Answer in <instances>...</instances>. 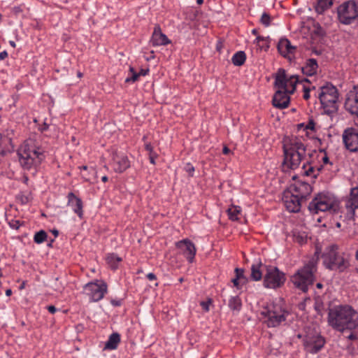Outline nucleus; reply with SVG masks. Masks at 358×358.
Masks as SVG:
<instances>
[{"mask_svg": "<svg viewBox=\"0 0 358 358\" xmlns=\"http://www.w3.org/2000/svg\"><path fill=\"white\" fill-rule=\"evenodd\" d=\"M328 323L338 331L355 330L358 328V313L348 305L335 306L329 310Z\"/></svg>", "mask_w": 358, "mask_h": 358, "instance_id": "nucleus-1", "label": "nucleus"}, {"mask_svg": "<svg viewBox=\"0 0 358 358\" xmlns=\"http://www.w3.org/2000/svg\"><path fill=\"white\" fill-rule=\"evenodd\" d=\"M283 162L285 169H297L306 157V146L296 136H286L282 140Z\"/></svg>", "mask_w": 358, "mask_h": 358, "instance_id": "nucleus-2", "label": "nucleus"}, {"mask_svg": "<svg viewBox=\"0 0 358 358\" xmlns=\"http://www.w3.org/2000/svg\"><path fill=\"white\" fill-rule=\"evenodd\" d=\"M17 155L21 166L27 171L38 166L45 158L44 148L31 138L21 145Z\"/></svg>", "mask_w": 358, "mask_h": 358, "instance_id": "nucleus-3", "label": "nucleus"}, {"mask_svg": "<svg viewBox=\"0 0 358 358\" xmlns=\"http://www.w3.org/2000/svg\"><path fill=\"white\" fill-rule=\"evenodd\" d=\"M260 314L268 328H275L286 321L289 313L286 310L282 301L276 299L264 306Z\"/></svg>", "mask_w": 358, "mask_h": 358, "instance_id": "nucleus-4", "label": "nucleus"}, {"mask_svg": "<svg viewBox=\"0 0 358 358\" xmlns=\"http://www.w3.org/2000/svg\"><path fill=\"white\" fill-rule=\"evenodd\" d=\"M317 271L316 266L313 262H309L303 267L300 268L291 276V282L294 287L303 292H308L309 287L315 281V273Z\"/></svg>", "mask_w": 358, "mask_h": 358, "instance_id": "nucleus-5", "label": "nucleus"}, {"mask_svg": "<svg viewBox=\"0 0 358 358\" xmlns=\"http://www.w3.org/2000/svg\"><path fill=\"white\" fill-rule=\"evenodd\" d=\"M322 259L324 266L331 271L343 272L350 266L349 259L338 252V246L335 244L326 248Z\"/></svg>", "mask_w": 358, "mask_h": 358, "instance_id": "nucleus-6", "label": "nucleus"}, {"mask_svg": "<svg viewBox=\"0 0 358 358\" xmlns=\"http://www.w3.org/2000/svg\"><path fill=\"white\" fill-rule=\"evenodd\" d=\"M338 208V201L329 192L318 193L308 204V210L312 214H318L320 212L335 213Z\"/></svg>", "mask_w": 358, "mask_h": 358, "instance_id": "nucleus-7", "label": "nucleus"}, {"mask_svg": "<svg viewBox=\"0 0 358 358\" xmlns=\"http://www.w3.org/2000/svg\"><path fill=\"white\" fill-rule=\"evenodd\" d=\"M318 97L324 110L325 113L331 115L335 113L338 108V92L337 88L330 83L320 87Z\"/></svg>", "mask_w": 358, "mask_h": 358, "instance_id": "nucleus-8", "label": "nucleus"}, {"mask_svg": "<svg viewBox=\"0 0 358 358\" xmlns=\"http://www.w3.org/2000/svg\"><path fill=\"white\" fill-rule=\"evenodd\" d=\"M338 18L343 24H351L358 18V2L348 0L337 8Z\"/></svg>", "mask_w": 358, "mask_h": 358, "instance_id": "nucleus-9", "label": "nucleus"}, {"mask_svg": "<svg viewBox=\"0 0 358 358\" xmlns=\"http://www.w3.org/2000/svg\"><path fill=\"white\" fill-rule=\"evenodd\" d=\"M300 82L298 76H287L283 69H279L275 76L274 85L278 89L283 90L292 94L294 92L296 85Z\"/></svg>", "mask_w": 358, "mask_h": 358, "instance_id": "nucleus-10", "label": "nucleus"}, {"mask_svg": "<svg viewBox=\"0 0 358 358\" xmlns=\"http://www.w3.org/2000/svg\"><path fill=\"white\" fill-rule=\"evenodd\" d=\"M264 286L269 289H276L284 285L286 278L282 271L273 266H265Z\"/></svg>", "mask_w": 358, "mask_h": 358, "instance_id": "nucleus-11", "label": "nucleus"}, {"mask_svg": "<svg viewBox=\"0 0 358 358\" xmlns=\"http://www.w3.org/2000/svg\"><path fill=\"white\" fill-rule=\"evenodd\" d=\"M86 294L90 297V301L98 302L101 301L107 293V284L102 280H94L87 283L84 286Z\"/></svg>", "mask_w": 358, "mask_h": 358, "instance_id": "nucleus-12", "label": "nucleus"}, {"mask_svg": "<svg viewBox=\"0 0 358 358\" xmlns=\"http://www.w3.org/2000/svg\"><path fill=\"white\" fill-rule=\"evenodd\" d=\"M175 245L179 250V253L182 255L189 263L192 264L194 262L196 248L192 241L188 238H184L176 242Z\"/></svg>", "mask_w": 358, "mask_h": 358, "instance_id": "nucleus-13", "label": "nucleus"}, {"mask_svg": "<svg viewBox=\"0 0 358 358\" xmlns=\"http://www.w3.org/2000/svg\"><path fill=\"white\" fill-rule=\"evenodd\" d=\"M110 166L115 173H123L130 167V162L125 154L113 150L111 153Z\"/></svg>", "mask_w": 358, "mask_h": 358, "instance_id": "nucleus-14", "label": "nucleus"}, {"mask_svg": "<svg viewBox=\"0 0 358 358\" xmlns=\"http://www.w3.org/2000/svg\"><path fill=\"white\" fill-rule=\"evenodd\" d=\"M343 141L345 148L351 152H358V131L355 128H348L344 130Z\"/></svg>", "mask_w": 358, "mask_h": 358, "instance_id": "nucleus-15", "label": "nucleus"}, {"mask_svg": "<svg viewBox=\"0 0 358 358\" xmlns=\"http://www.w3.org/2000/svg\"><path fill=\"white\" fill-rule=\"evenodd\" d=\"M345 207L348 218L354 220L355 210L358 209V187H354L350 189V194L345 199Z\"/></svg>", "mask_w": 358, "mask_h": 358, "instance_id": "nucleus-16", "label": "nucleus"}, {"mask_svg": "<svg viewBox=\"0 0 358 358\" xmlns=\"http://www.w3.org/2000/svg\"><path fill=\"white\" fill-rule=\"evenodd\" d=\"M282 201L285 207L288 211L291 213H297L301 210L303 200L287 189L283 193Z\"/></svg>", "mask_w": 358, "mask_h": 358, "instance_id": "nucleus-17", "label": "nucleus"}, {"mask_svg": "<svg viewBox=\"0 0 358 358\" xmlns=\"http://www.w3.org/2000/svg\"><path fill=\"white\" fill-rule=\"evenodd\" d=\"M345 108L352 115L358 117V84L347 94Z\"/></svg>", "mask_w": 358, "mask_h": 358, "instance_id": "nucleus-18", "label": "nucleus"}, {"mask_svg": "<svg viewBox=\"0 0 358 358\" xmlns=\"http://www.w3.org/2000/svg\"><path fill=\"white\" fill-rule=\"evenodd\" d=\"M324 338L320 335L307 336L305 341V348L307 352L311 354L318 352L324 347Z\"/></svg>", "mask_w": 358, "mask_h": 358, "instance_id": "nucleus-19", "label": "nucleus"}, {"mask_svg": "<svg viewBox=\"0 0 358 358\" xmlns=\"http://www.w3.org/2000/svg\"><path fill=\"white\" fill-rule=\"evenodd\" d=\"M279 53L285 58L292 60L294 58V54L296 47L291 44V42L287 38H281L277 45Z\"/></svg>", "mask_w": 358, "mask_h": 358, "instance_id": "nucleus-20", "label": "nucleus"}, {"mask_svg": "<svg viewBox=\"0 0 358 358\" xmlns=\"http://www.w3.org/2000/svg\"><path fill=\"white\" fill-rule=\"evenodd\" d=\"M288 189L302 200L305 199L312 192L310 185L303 181H297Z\"/></svg>", "mask_w": 358, "mask_h": 358, "instance_id": "nucleus-21", "label": "nucleus"}, {"mask_svg": "<svg viewBox=\"0 0 358 358\" xmlns=\"http://www.w3.org/2000/svg\"><path fill=\"white\" fill-rule=\"evenodd\" d=\"M289 94L285 90L278 89L273 97V106L280 109L287 108L290 101Z\"/></svg>", "mask_w": 358, "mask_h": 358, "instance_id": "nucleus-22", "label": "nucleus"}, {"mask_svg": "<svg viewBox=\"0 0 358 358\" xmlns=\"http://www.w3.org/2000/svg\"><path fill=\"white\" fill-rule=\"evenodd\" d=\"M67 205L80 218L83 217V203L80 198L76 196L73 192H69L67 195Z\"/></svg>", "mask_w": 358, "mask_h": 358, "instance_id": "nucleus-23", "label": "nucleus"}, {"mask_svg": "<svg viewBox=\"0 0 358 358\" xmlns=\"http://www.w3.org/2000/svg\"><path fill=\"white\" fill-rule=\"evenodd\" d=\"M152 46L166 45L171 43V41L168 37L162 32L159 25H156L150 39Z\"/></svg>", "mask_w": 358, "mask_h": 358, "instance_id": "nucleus-24", "label": "nucleus"}, {"mask_svg": "<svg viewBox=\"0 0 358 358\" xmlns=\"http://www.w3.org/2000/svg\"><path fill=\"white\" fill-rule=\"evenodd\" d=\"M322 169V165H315L310 161H307L302 166L303 173L307 176L316 178Z\"/></svg>", "mask_w": 358, "mask_h": 358, "instance_id": "nucleus-25", "label": "nucleus"}, {"mask_svg": "<svg viewBox=\"0 0 358 358\" xmlns=\"http://www.w3.org/2000/svg\"><path fill=\"white\" fill-rule=\"evenodd\" d=\"M318 69L317 62L315 59L311 58L306 60L301 70L304 75L312 76L317 73Z\"/></svg>", "mask_w": 358, "mask_h": 358, "instance_id": "nucleus-26", "label": "nucleus"}, {"mask_svg": "<svg viewBox=\"0 0 358 358\" xmlns=\"http://www.w3.org/2000/svg\"><path fill=\"white\" fill-rule=\"evenodd\" d=\"M267 265L262 264L261 262L253 264L251 266V278L255 281H259L262 278L263 269L265 270Z\"/></svg>", "mask_w": 358, "mask_h": 358, "instance_id": "nucleus-27", "label": "nucleus"}, {"mask_svg": "<svg viewBox=\"0 0 358 358\" xmlns=\"http://www.w3.org/2000/svg\"><path fill=\"white\" fill-rule=\"evenodd\" d=\"M120 343V335L117 332H114L109 336L108 341L105 343L104 349L110 350H115Z\"/></svg>", "mask_w": 358, "mask_h": 358, "instance_id": "nucleus-28", "label": "nucleus"}, {"mask_svg": "<svg viewBox=\"0 0 358 358\" xmlns=\"http://www.w3.org/2000/svg\"><path fill=\"white\" fill-rule=\"evenodd\" d=\"M13 148L11 138L0 134V155L4 156L10 152Z\"/></svg>", "mask_w": 358, "mask_h": 358, "instance_id": "nucleus-29", "label": "nucleus"}, {"mask_svg": "<svg viewBox=\"0 0 358 358\" xmlns=\"http://www.w3.org/2000/svg\"><path fill=\"white\" fill-rule=\"evenodd\" d=\"M228 306L231 310L239 313L242 308L241 298L238 296H231L229 299Z\"/></svg>", "mask_w": 358, "mask_h": 358, "instance_id": "nucleus-30", "label": "nucleus"}, {"mask_svg": "<svg viewBox=\"0 0 358 358\" xmlns=\"http://www.w3.org/2000/svg\"><path fill=\"white\" fill-rule=\"evenodd\" d=\"M333 4V0H317L315 6L317 13L322 14Z\"/></svg>", "mask_w": 358, "mask_h": 358, "instance_id": "nucleus-31", "label": "nucleus"}, {"mask_svg": "<svg viewBox=\"0 0 358 358\" xmlns=\"http://www.w3.org/2000/svg\"><path fill=\"white\" fill-rule=\"evenodd\" d=\"M229 218L232 221H237L241 215V208L237 206H231L227 210Z\"/></svg>", "mask_w": 358, "mask_h": 358, "instance_id": "nucleus-32", "label": "nucleus"}, {"mask_svg": "<svg viewBox=\"0 0 358 358\" xmlns=\"http://www.w3.org/2000/svg\"><path fill=\"white\" fill-rule=\"evenodd\" d=\"M246 59V55L243 51H238L236 52L232 58L231 62L234 65L240 66H242Z\"/></svg>", "mask_w": 358, "mask_h": 358, "instance_id": "nucleus-33", "label": "nucleus"}, {"mask_svg": "<svg viewBox=\"0 0 358 358\" xmlns=\"http://www.w3.org/2000/svg\"><path fill=\"white\" fill-rule=\"evenodd\" d=\"M122 258L114 253L108 254L106 257V262L112 269H116Z\"/></svg>", "mask_w": 358, "mask_h": 358, "instance_id": "nucleus-34", "label": "nucleus"}, {"mask_svg": "<svg viewBox=\"0 0 358 358\" xmlns=\"http://www.w3.org/2000/svg\"><path fill=\"white\" fill-rule=\"evenodd\" d=\"M139 78V74L135 71L134 67L129 66L128 76L125 79V83H135Z\"/></svg>", "mask_w": 358, "mask_h": 358, "instance_id": "nucleus-35", "label": "nucleus"}, {"mask_svg": "<svg viewBox=\"0 0 358 358\" xmlns=\"http://www.w3.org/2000/svg\"><path fill=\"white\" fill-rule=\"evenodd\" d=\"M299 129L303 128L304 130L308 131L310 130L312 131H316V124L313 119H310L308 122L305 123H301L298 125Z\"/></svg>", "mask_w": 358, "mask_h": 358, "instance_id": "nucleus-36", "label": "nucleus"}, {"mask_svg": "<svg viewBox=\"0 0 358 358\" xmlns=\"http://www.w3.org/2000/svg\"><path fill=\"white\" fill-rule=\"evenodd\" d=\"M314 153L316 155L318 160L322 161L324 165H327L328 164H331L326 152L324 150L321 149L318 152L314 151Z\"/></svg>", "mask_w": 358, "mask_h": 358, "instance_id": "nucleus-37", "label": "nucleus"}, {"mask_svg": "<svg viewBox=\"0 0 358 358\" xmlns=\"http://www.w3.org/2000/svg\"><path fill=\"white\" fill-rule=\"evenodd\" d=\"M47 237V233L43 230H41L35 234L34 241L36 243L41 244L46 240Z\"/></svg>", "mask_w": 358, "mask_h": 358, "instance_id": "nucleus-38", "label": "nucleus"}, {"mask_svg": "<svg viewBox=\"0 0 358 358\" xmlns=\"http://www.w3.org/2000/svg\"><path fill=\"white\" fill-rule=\"evenodd\" d=\"M17 199L20 201L22 204H27L31 199V195L29 192H20L17 196Z\"/></svg>", "mask_w": 358, "mask_h": 358, "instance_id": "nucleus-39", "label": "nucleus"}, {"mask_svg": "<svg viewBox=\"0 0 358 358\" xmlns=\"http://www.w3.org/2000/svg\"><path fill=\"white\" fill-rule=\"evenodd\" d=\"M294 241L299 244H303L306 241V235L304 233L294 231Z\"/></svg>", "mask_w": 358, "mask_h": 358, "instance_id": "nucleus-40", "label": "nucleus"}, {"mask_svg": "<svg viewBox=\"0 0 358 358\" xmlns=\"http://www.w3.org/2000/svg\"><path fill=\"white\" fill-rule=\"evenodd\" d=\"M236 277L243 281V284L245 283L246 278L244 275V270L243 268H236L235 269Z\"/></svg>", "mask_w": 358, "mask_h": 358, "instance_id": "nucleus-41", "label": "nucleus"}, {"mask_svg": "<svg viewBox=\"0 0 358 358\" xmlns=\"http://www.w3.org/2000/svg\"><path fill=\"white\" fill-rule=\"evenodd\" d=\"M256 41H257L258 43H259L260 42H262V45H260V44L259 45L261 48H264L265 50H266L269 48V45H268V43L266 38H265L262 36H258L256 38Z\"/></svg>", "mask_w": 358, "mask_h": 358, "instance_id": "nucleus-42", "label": "nucleus"}, {"mask_svg": "<svg viewBox=\"0 0 358 358\" xmlns=\"http://www.w3.org/2000/svg\"><path fill=\"white\" fill-rule=\"evenodd\" d=\"M270 22H271L270 16L266 13H264L261 17L262 24L266 27H268L270 24Z\"/></svg>", "mask_w": 358, "mask_h": 358, "instance_id": "nucleus-43", "label": "nucleus"}, {"mask_svg": "<svg viewBox=\"0 0 358 358\" xmlns=\"http://www.w3.org/2000/svg\"><path fill=\"white\" fill-rule=\"evenodd\" d=\"M185 171L188 173L190 176H193L194 167L191 163H187L185 166Z\"/></svg>", "mask_w": 358, "mask_h": 358, "instance_id": "nucleus-44", "label": "nucleus"}, {"mask_svg": "<svg viewBox=\"0 0 358 358\" xmlns=\"http://www.w3.org/2000/svg\"><path fill=\"white\" fill-rule=\"evenodd\" d=\"M315 309L316 310L318 314L322 315V311L324 309L322 302L319 300H316L315 303Z\"/></svg>", "mask_w": 358, "mask_h": 358, "instance_id": "nucleus-45", "label": "nucleus"}, {"mask_svg": "<svg viewBox=\"0 0 358 358\" xmlns=\"http://www.w3.org/2000/svg\"><path fill=\"white\" fill-rule=\"evenodd\" d=\"M8 224H9L10 227L13 229H18L20 228V227L21 226L20 221L17 220H11L8 222Z\"/></svg>", "mask_w": 358, "mask_h": 358, "instance_id": "nucleus-46", "label": "nucleus"}, {"mask_svg": "<svg viewBox=\"0 0 358 358\" xmlns=\"http://www.w3.org/2000/svg\"><path fill=\"white\" fill-rule=\"evenodd\" d=\"M211 303V300L210 299H208V301H201L200 303V306H201V308H203V310L206 312H208L209 311V306H210V304Z\"/></svg>", "mask_w": 358, "mask_h": 358, "instance_id": "nucleus-47", "label": "nucleus"}, {"mask_svg": "<svg viewBox=\"0 0 358 358\" xmlns=\"http://www.w3.org/2000/svg\"><path fill=\"white\" fill-rule=\"evenodd\" d=\"M303 97L305 100H308L310 98V92L311 88L308 87L303 86Z\"/></svg>", "mask_w": 358, "mask_h": 358, "instance_id": "nucleus-48", "label": "nucleus"}, {"mask_svg": "<svg viewBox=\"0 0 358 358\" xmlns=\"http://www.w3.org/2000/svg\"><path fill=\"white\" fill-rule=\"evenodd\" d=\"M350 334L346 336V337L351 341L357 340L358 338V334L353 331V330H350Z\"/></svg>", "mask_w": 358, "mask_h": 358, "instance_id": "nucleus-49", "label": "nucleus"}, {"mask_svg": "<svg viewBox=\"0 0 358 358\" xmlns=\"http://www.w3.org/2000/svg\"><path fill=\"white\" fill-rule=\"evenodd\" d=\"M158 157V155L154 152L152 153L149 154V159L150 162L155 165L156 164L155 159Z\"/></svg>", "mask_w": 358, "mask_h": 358, "instance_id": "nucleus-50", "label": "nucleus"}, {"mask_svg": "<svg viewBox=\"0 0 358 358\" xmlns=\"http://www.w3.org/2000/svg\"><path fill=\"white\" fill-rule=\"evenodd\" d=\"M234 285L238 289L241 288V284H243V281L235 277L232 280Z\"/></svg>", "mask_w": 358, "mask_h": 358, "instance_id": "nucleus-51", "label": "nucleus"}, {"mask_svg": "<svg viewBox=\"0 0 358 358\" xmlns=\"http://www.w3.org/2000/svg\"><path fill=\"white\" fill-rule=\"evenodd\" d=\"M145 149L148 152L149 154L155 152L152 145L150 143H148L145 145Z\"/></svg>", "mask_w": 358, "mask_h": 358, "instance_id": "nucleus-52", "label": "nucleus"}, {"mask_svg": "<svg viewBox=\"0 0 358 358\" xmlns=\"http://www.w3.org/2000/svg\"><path fill=\"white\" fill-rule=\"evenodd\" d=\"M110 303L115 307L120 306L122 305V301L121 300H117V299H112L110 301Z\"/></svg>", "mask_w": 358, "mask_h": 358, "instance_id": "nucleus-53", "label": "nucleus"}, {"mask_svg": "<svg viewBox=\"0 0 358 358\" xmlns=\"http://www.w3.org/2000/svg\"><path fill=\"white\" fill-rule=\"evenodd\" d=\"M146 277L147 278L150 280V281H152V280H157V276L155 273H149L146 275Z\"/></svg>", "mask_w": 358, "mask_h": 358, "instance_id": "nucleus-54", "label": "nucleus"}, {"mask_svg": "<svg viewBox=\"0 0 358 358\" xmlns=\"http://www.w3.org/2000/svg\"><path fill=\"white\" fill-rule=\"evenodd\" d=\"M148 73H149L148 69H141V71L138 73V74H139V77H140L141 76H145L148 75Z\"/></svg>", "mask_w": 358, "mask_h": 358, "instance_id": "nucleus-55", "label": "nucleus"}, {"mask_svg": "<svg viewBox=\"0 0 358 358\" xmlns=\"http://www.w3.org/2000/svg\"><path fill=\"white\" fill-rule=\"evenodd\" d=\"M48 311L51 313V314H54L56 313V311L57 310V309L56 308L55 306L51 305V306H48Z\"/></svg>", "mask_w": 358, "mask_h": 358, "instance_id": "nucleus-56", "label": "nucleus"}, {"mask_svg": "<svg viewBox=\"0 0 358 358\" xmlns=\"http://www.w3.org/2000/svg\"><path fill=\"white\" fill-rule=\"evenodd\" d=\"M48 127L49 125L47 123L44 122L42 125L39 126V130L41 131H44L48 130Z\"/></svg>", "mask_w": 358, "mask_h": 358, "instance_id": "nucleus-57", "label": "nucleus"}, {"mask_svg": "<svg viewBox=\"0 0 358 358\" xmlns=\"http://www.w3.org/2000/svg\"><path fill=\"white\" fill-rule=\"evenodd\" d=\"M8 57V52L6 50H3L0 52V59L3 60Z\"/></svg>", "mask_w": 358, "mask_h": 358, "instance_id": "nucleus-58", "label": "nucleus"}, {"mask_svg": "<svg viewBox=\"0 0 358 358\" xmlns=\"http://www.w3.org/2000/svg\"><path fill=\"white\" fill-rule=\"evenodd\" d=\"M230 152H231V150L227 146H224V148L222 149V153L224 155H229Z\"/></svg>", "mask_w": 358, "mask_h": 358, "instance_id": "nucleus-59", "label": "nucleus"}, {"mask_svg": "<svg viewBox=\"0 0 358 358\" xmlns=\"http://www.w3.org/2000/svg\"><path fill=\"white\" fill-rule=\"evenodd\" d=\"M108 180V178L106 176H103L102 178H101V180L103 182H107Z\"/></svg>", "mask_w": 358, "mask_h": 358, "instance_id": "nucleus-60", "label": "nucleus"}, {"mask_svg": "<svg viewBox=\"0 0 358 358\" xmlns=\"http://www.w3.org/2000/svg\"><path fill=\"white\" fill-rule=\"evenodd\" d=\"M52 232L55 235V237H57L59 234V231L57 229L52 230Z\"/></svg>", "mask_w": 358, "mask_h": 358, "instance_id": "nucleus-61", "label": "nucleus"}, {"mask_svg": "<svg viewBox=\"0 0 358 358\" xmlns=\"http://www.w3.org/2000/svg\"><path fill=\"white\" fill-rule=\"evenodd\" d=\"M11 294H12V291H11V289H7V290L6 291V296H10V295H11Z\"/></svg>", "mask_w": 358, "mask_h": 358, "instance_id": "nucleus-62", "label": "nucleus"}, {"mask_svg": "<svg viewBox=\"0 0 358 358\" xmlns=\"http://www.w3.org/2000/svg\"><path fill=\"white\" fill-rule=\"evenodd\" d=\"M316 287L318 289H321V288H322L323 285L322 283H320V282H318V283H317Z\"/></svg>", "mask_w": 358, "mask_h": 358, "instance_id": "nucleus-63", "label": "nucleus"}, {"mask_svg": "<svg viewBox=\"0 0 358 358\" xmlns=\"http://www.w3.org/2000/svg\"><path fill=\"white\" fill-rule=\"evenodd\" d=\"M9 43H10V45L12 47H13V48H15V43L14 41H10L9 42Z\"/></svg>", "mask_w": 358, "mask_h": 358, "instance_id": "nucleus-64", "label": "nucleus"}]
</instances>
